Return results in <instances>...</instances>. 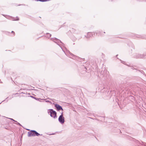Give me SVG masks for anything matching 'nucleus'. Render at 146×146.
Returning a JSON list of instances; mask_svg holds the SVG:
<instances>
[{
    "label": "nucleus",
    "mask_w": 146,
    "mask_h": 146,
    "mask_svg": "<svg viewBox=\"0 0 146 146\" xmlns=\"http://www.w3.org/2000/svg\"><path fill=\"white\" fill-rule=\"evenodd\" d=\"M146 57V52H145L143 54L135 53L134 54L133 57L135 58L144 59Z\"/></svg>",
    "instance_id": "1"
},
{
    "label": "nucleus",
    "mask_w": 146,
    "mask_h": 146,
    "mask_svg": "<svg viewBox=\"0 0 146 146\" xmlns=\"http://www.w3.org/2000/svg\"><path fill=\"white\" fill-rule=\"evenodd\" d=\"M40 135H42V134H40L34 130H31L28 133V136L29 137H34L36 136H38Z\"/></svg>",
    "instance_id": "2"
},
{
    "label": "nucleus",
    "mask_w": 146,
    "mask_h": 146,
    "mask_svg": "<svg viewBox=\"0 0 146 146\" xmlns=\"http://www.w3.org/2000/svg\"><path fill=\"white\" fill-rule=\"evenodd\" d=\"M48 113H50V115L51 117H53L54 118L57 117L56 112L53 109H50L48 110Z\"/></svg>",
    "instance_id": "3"
},
{
    "label": "nucleus",
    "mask_w": 146,
    "mask_h": 146,
    "mask_svg": "<svg viewBox=\"0 0 146 146\" xmlns=\"http://www.w3.org/2000/svg\"><path fill=\"white\" fill-rule=\"evenodd\" d=\"M54 105L55 107L56 108V109L57 111H59L61 110H62V111L63 110L62 106H60L59 105L56 104H54Z\"/></svg>",
    "instance_id": "4"
},
{
    "label": "nucleus",
    "mask_w": 146,
    "mask_h": 146,
    "mask_svg": "<svg viewBox=\"0 0 146 146\" xmlns=\"http://www.w3.org/2000/svg\"><path fill=\"white\" fill-rule=\"evenodd\" d=\"M58 120L59 121L61 124L64 123L65 121L64 117L62 116H59Z\"/></svg>",
    "instance_id": "5"
},
{
    "label": "nucleus",
    "mask_w": 146,
    "mask_h": 146,
    "mask_svg": "<svg viewBox=\"0 0 146 146\" xmlns=\"http://www.w3.org/2000/svg\"><path fill=\"white\" fill-rule=\"evenodd\" d=\"M50 40L52 41L55 40L57 41V42L58 43L59 42H60L62 44H64L59 39H58V38H50Z\"/></svg>",
    "instance_id": "6"
},
{
    "label": "nucleus",
    "mask_w": 146,
    "mask_h": 146,
    "mask_svg": "<svg viewBox=\"0 0 146 146\" xmlns=\"http://www.w3.org/2000/svg\"><path fill=\"white\" fill-rule=\"evenodd\" d=\"M122 125V124L120 123H119L118 122H116V123H115L114 124V126L115 127H120V126H121Z\"/></svg>",
    "instance_id": "7"
},
{
    "label": "nucleus",
    "mask_w": 146,
    "mask_h": 146,
    "mask_svg": "<svg viewBox=\"0 0 146 146\" xmlns=\"http://www.w3.org/2000/svg\"><path fill=\"white\" fill-rule=\"evenodd\" d=\"M93 36V34L92 33L89 32L88 33V34L87 35V36H85L87 38H88L90 37H91Z\"/></svg>",
    "instance_id": "8"
},
{
    "label": "nucleus",
    "mask_w": 146,
    "mask_h": 146,
    "mask_svg": "<svg viewBox=\"0 0 146 146\" xmlns=\"http://www.w3.org/2000/svg\"><path fill=\"white\" fill-rule=\"evenodd\" d=\"M94 35H95V33H96V35H98V36L99 35H101V32L100 31H95V32H94Z\"/></svg>",
    "instance_id": "9"
},
{
    "label": "nucleus",
    "mask_w": 146,
    "mask_h": 146,
    "mask_svg": "<svg viewBox=\"0 0 146 146\" xmlns=\"http://www.w3.org/2000/svg\"><path fill=\"white\" fill-rule=\"evenodd\" d=\"M11 17L13 21H18L19 20V18L17 17L15 18L13 17Z\"/></svg>",
    "instance_id": "10"
},
{
    "label": "nucleus",
    "mask_w": 146,
    "mask_h": 146,
    "mask_svg": "<svg viewBox=\"0 0 146 146\" xmlns=\"http://www.w3.org/2000/svg\"><path fill=\"white\" fill-rule=\"evenodd\" d=\"M82 67H83V68L84 69V72H83V73H82V74L83 73H86V72H86V68L85 67H84V66H82Z\"/></svg>",
    "instance_id": "11"
},
{
    "label": "nucleus",
    "mask_w": 146,
    "mask_h": 146,
    "mask_svg": "<svg viewBox=\"0 0 146 146\" xmlns=\"http://www.w3.org/2000/svg\"><path fill=\"white\" fill-rule=\"evenodd\" d=\"M69 53L70 54L71 56L69 57L70 58H72L73 56H74V55L71 52H70L69 51H68Z\"/></svg>",
    "instance_id": "12"
},
{
    "label": "nucleus",
    "mask_w": 146,
    "mask_h": 146,
    "mask_svg": "<svg viewBox=\"0 0 146 146\" xmlns=\"http://www.w3.org/2000/svg\"><path fill=\"white\" fill-rule=\"evenodd\" d=\"M37 1H40L41 2H45V1H50V0H36Z\"/></svg>",
    "instance_id": "13"
},
{
    "label": "nucleus",
    "mask_w": 146,
    "mask_h": 146,
    "mask_svg": "<svg viewBox=\"0 0 146 146\" xmlns=\"http://www.w3.org/2000/svg\"><path fill=\"white\" fill-rule=\"evenodd\" d=\"M46 34L47 35V37L49 38L51 36V35L48 33H46Z\"/></svg>",
    "instance_id": "14"
},
{
    "label": "nucleus",
    "mask_w": 146,
    "mask_h": 146,
    "mask_svg": "<svg viewBox=\"0 0 146 146\" xmlns=\"http://www.w3.org/2000/svg\"><path fill=\"white\" fill-rule=\"evenodd\" d=\"M138 71L141 73H142L143 74L145 75V76H146V75L145 74V72L143 71L140 70H138Z\"/></svg>",
    "instance_id": "15"
},
{
    "label": "nucleus",
    "mask_w": 146,
    "mask_h": 146,
    "mask_svg": "<svg viewBox=\"0 0 146 146\" xmlns=\"http://www.w3.org/2000/svg\"><path fill=\"white\" fill-rule=\"evenodd\" d=\"M54 42H55V43H56L59 46H60V47L62 49V50H63V49H62V48L61 46H60V44H59V43H57V41H55V40H54L53 41Z\"/></svg>",
    "instance_id": "16"
},
{
    "label": "nucleus",
    "mask_w": 146,
    "mask_h": 146,
    "mask_svg": "<svg viewBox=\"0 0 146 146\" xmlns=\"http://www.w3.org/2000/svg\"><path fill=\"white\" fill-rule=\"evenodd\" d=\"M104 72H105L107 74H108V73H109V72L106 70H104Z\"/></svg>",
    "instance_id": "17"
},
{
    "label": "nucleus",
    "mask_w": 146,
    "mask_h": 146,
    "mask_svg": "<svg viewBox=\"0 0 146 146\" xmlns=\"http://www.w3.org/2000/svg\"><path fill=\"white\" fill-rule=\"evenodd\" d=\"M17 125H19V126H22L21 125V124L19 123V122H17Z\"/></svg>",
    "instance_id": "18"
},
{
    "label": "nucleus",
    "mask_w": 146,
    "mask_h": 146,
    "mask_svg": "<svg viewBox=\"0 0 146 146\" xmlns=\"http://www.w3.org/2000/svg\"><path fill=\"white\" fill-rule=\"evenodd\" d=\"M34 99L37 100H39L40 99V98H35H35H34Z\"/></svg>",
    "instance_id": "19"
},
{
    "label": "nucleus",
    "mask_w": 146,
    "mask_h": 146,
    "mask_svg": "<svg viewBox=\"0 0 146 146\" xmlns=\"http://www.w3.org/2000/svg\"><path fill=\"white\" fill-rule=\"evenodd\" d=\"M101 118H102V119H101L102 120L103 119H105V117H100ZM100 119H101V118H100Z\"/></svg>",
    "instance_id": "20"
},
{
    "label": "nucleus",
    "mask_w": 146,
    "mask_h": 146,
    "mask_svg": "<svg viewBox=\"0 0 146 146\" xmlns=\"http://www.w3.org/2000/svg\"><path fill=\"white\" fill-rule=\"evenodd\" d=\"M60 116H62V117H63V112H62L61 113V115Z\"/></svg>",
    "instance_id": "21"
},
{
    "label": "nucleus",
    "mask_w": 146,
    "mask_h": 146,
    "mask_svg": "<svg viewBox=\"0 0 146 146\" xmlns=\"http://www.w3.org/2000/svg\"><path fill=\"white\" fill-rule=\"evenodd\" d=\"M10 119H11V120L13 121H15V122H17V121H15V120L14 119H12V118H9Z\"/></svg>",
    "instance_id": "22"
},
{
    "label": "nucleus",
    "mask_w": 146,
    "mask_h": 146,
    "mask_svg": "<svg viewBox=\"0 0 146 146\" xmlns=\"http://www.w3.org/2000/svg\"><path fill=\"white\" fill-rule=\"evenodd\" d=\"M13 98V97H10V98H9V97H7V98H6V99H9V100H11V98Z\"/></svg>",
    "instance_id": "23"
},
{
    "label": "nucleus",
    "mask_w": 146,
    "mask_h": 146,
    "mask_svg": "<svg viewBox=\"0 0 146 146\" xmlns=\"http://www.w3.org/2000/svg\"><path fill=\"white\" fill-rule=\"evenodd\" d=\"M11 33H13V35H15V32H14L13 31H11Z\"/></svg>",
    "instance_id": "24"
},
{
    "label": "nucleus",
    "mask_w": 146,
    "mask_h": 146,
    "mask_svg": "<svg viewBox=\"0 0 146 146\" xmlns=\"http://www.w3.org/2000/svg\"><path fill=\"white\" fill-rule=\"evenodd\" d=\"M46 102H49V103L50 102L49 100H46Z\"/></svg>",
    "instance_id": "25"
},
{
    "label": "nucleus",
    "mask_w": 146,
    "mask_h": 146,
    "mask_svg": "<svg viewBox=\"0 0 146 146\" xmlns=\"http://www.w3.org/2000/svg\"><path fill=\"white\" fill-rule=\"evenodd\" d=\"M30 97L33 98L34 99V98H35V97H34L33 96H31Z\"/></svg>",
    "instance_id": "26"
},
{
    "label": "nucleus",
    "mask_w": 146,
    "mask_h": 146,
    "mask_svg": "<svg viewBox=\"0 0 146 146\" xmlns=\"http://www.w3.org/2000/svg\"><path fill=\"white\" fill-rule=\"evenodd\" d=\"M132 69H135V70H137V69H136V68H132Z\"/></svg>",
    "instance_id": "27"
},
{
    "label": "nucleus",
    "mask_w": 146,
    "mask_h": 146,
    "mask_svg": "<svg viewBox=\"0 0 146 146\" xmlns=\"http://www.w3.org/2000/svg\"><path fill=\"white\" fill-rule=\"evenodd\" d=\"M144 145L145 146H146V143H145Z\"/></svg>",
    "instance_id": "28"
},
{
    "label": "nucleus",
    "mask_w": 146,
    "mask_h": 146,
    "mask_svg": "<svg viewBox=\"0 0 146 146\" xmlns=\"http://www.w3.org/2000/svg\"><path fill=\"white\" fill-rule=\"evenodd\" d=\"M123 62H124V61H122V62H122V63H123Z\"/></svg>",
    "instance_id": "29"
},
{
    "label": "nucleus",
    "mask_w": 146,
    "mask_h": 146,
    "mask_svg": "<svg viewBox=\"0 0 146 146\" xmlns=\"http://www.w3.org/2000/svg\"><path fill=\"white\" fill-rule=\"evenodd\" d=\"M106 76V75H105V74H104L103 76Z\"/></svg>",
    "instance_id": "30"
},
{
    "label": "nucleus",
    "mask_w": 146,
    "mask_h": 146,
    "mask_svg": "<svg viewBox=\"0 0 146 146\" xmlns=\"http://www.w3.org/2000/svg\"><path fill=\"white\" fill-rule=\"evenodd\" d=\"M3 15V16H5V15ZM6 18H7V17H6Z\"/></svg>",
    "instance_id": "31"
},
{
    "label": "nucleus",
    "mask_w": 146,
    "mask_h": 146,
    "mask_svg": "<svg viewBox=\"0 0 146 146\" xmlns=\"http://www.w3.org/2000/svg\"><path fill=\"white\" fill-rule=\"evenodd\" d=\"M119 130L120 132L121 133V130H120V129H119Z\"/></svg>",
    "instance_id": "32"
},
{
    "label": "nucleus",
    "mask_w": 146,
    "mask_h": 146,
    "mask_svg": "<svg viewBox=\"0 0 146 146\" xmlns=\"http://www.w3.org/2000/svg\"><path fill=\"white\" fill-rule=\"evenodd\" d=\"M101 73H102V74H103V72H101Z\"/></svg>",
    "instance_id": "33"
},
{
    "label": "nucleus",
    "mask_w": 146,
    "mask_h": 146,
    "mask_svg": "<svg viewBox=\"0 0 146 146\" xmlns=\"http://www.w3.org/2000/svg\"><path fill=\"white\" fill-rule=\"evenodd\" d=\"M117 55H117L116 56H117Z\"/></svg>",
    "instance_id": "34"
},
{
    "label": "nucleus",
    "mask_w": 146,
    "mask_h": 146,
    "mask_svg": "<svg viewBox=\"0 0 146 146\" xmlns=\"http://www.w3.org/2000/svg\"><path fill=\"white\" fill-rule=\"evenodd\" d=\"M22 93H24H24H23V92H22Z\"/></svg>",
    "instance_id": "35"
}]
</instances>
